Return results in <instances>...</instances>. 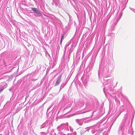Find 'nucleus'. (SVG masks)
Here are the masks:
<instances>
[{"mask_svg": "<svg viewBox=\"0 0 135 135\" xmlns=\"http://www.w3.org/2000/svg\"><path fill=\"white\" fill-rule=\"evenodd\" d=\"M114 34L113 33L111 32V33H109V35H110V36H111L112 35L114 36Z\"/></svg>", "mask_w": 135, "mask_h": 135, "instance_id": "5701e85b", "label": "nucleus"}, {"mask_svg": "<svg viewBox=\"0 0 135 135\" xmlns=\"http://www.w3.org/2000/svg\"><path fill=\"white\" fill-rule=\"evenodd\" d=\"M69 17V18H70V15L69 14H68Z\"/></svg>", "mask_w": 135, "mask_h": 135, "instance_id": "7c9ffc66", "label": "nucleus"}, {"mask_svg": "<svg viewBox=\"0 0 135 135\" xmlns=\"http://www.w3.org/2000/svg\"><path fill=\"white\" fill-rule=\"evenodd\" d=\"M31 9L34 13L38 15L39 16L41 15V13L38 9L35 8H31Z\"/></svg>", "mask_w": 135, "mask_h": 135, "instance_id": "423d86ee", "label": "nucleus"}, {"mask_svg": "<svg viewBox=\"0 0 135 135\" xmlns=\"http://www.w3.org/2000/svg\"><path fill=\"white\" fill-rule=\"evenodd\" d=\"M63 135H65V134H63Z\"/></svg>", "mask_w": 135, "mask_h": 135, "instance_id": "58836bf2", "label": "nucleus"}, {"mask_svg": "<svg viewBox=\"0 0 135 135\" xmlns=\"http://www.w3.org/2000/svg\"><path fill=\"white\" fill-rule=\"evenodd\" d=\"M58 47H59V46H58ZM57 48H58V47H57Z\"/></svg>", "mask_w": 135, "mask_h": 135, "instance_id": "ea45409f", "label": "nucleus"}, {"mask_svg": "<svg viewBox=\"0 0 135 135\" xmlns=\"http://www.w3.org/2000/svg\"><path fill=\"white\" fill-rule=\"evenodd\" d=\"M106 24H107V23H106L105 25V27H104V28H105V26H106Z\"/></svg>", "mask_w": 135, "mask_h": 135, "instance_id": "473e14b6", "label": "nucleus"}, {"mask_svg": "<svg viewBox=\"0 0 135 135\" xmlns=\"http://www.w3.org/2000/svg\"><path fill=\"white\" fill-rule=\"evenodd\" d=\"M57 128L60 131H61V129H62V130H64L65 132L69 131V127L68 126V123L61 124L60 126L57 127Z\"/></svg>", "mask_w": 135, "mask_h": 135, "instance_id": "20e7f679", "label": "nucleus"}, {"mask_svg": "<svg viewBox=\"0 0 135 135\" xmlns=\"http://www.w3.org/2000/svg\"><path fill=\"white\" fill-rule=\"evenodd\" d=\"M71 134V133H67V135H70Z\"/></svg>", "mask_w": 135, "mask_h": 135, "instance_id": "cd10ccee", "label": "nucleus"}, {"mask_svg": "<svg viewBox=\"0 0 135 135\" xmlns=\"http://www.w3.org/2000/svg\"><path fill=\"white\" fill-rule=\"evenodd\" d=\"M125 7L126 5L123 4V3H122L120 4V9H121V10L122 11L125 9Z\"/></svg>", "mask_w": 135, "mask_h": 135, "instance_id": "ddd939ff", "label": "nucleus"}, {"mask_svg": "<svg viewBox=\"0 0 135 135\" xmlns=\"http://www.w3.org/2000/svg\"><path fill=\"white\" fill-rule=\"evenodd\" d=\"M70 54H69V53L68 54V59H69L70 58ZM69 59H68V61H69Z\"/></svg>", "mask_w": 135, "mask_h": 135, "instance_id": "393cba45", "label": "nucleus"}, {"mask_svg": "<svg viewBox=\"0 0 135 135\" xmlns=\"http://www.w3.org/2000/svg\"><path fill=\"white\" fill-rule=\"evenodd\" d=\"M93 127H88L85 128H84L83 129V130L84 132H81V133H84V132H86V131H89L91 129H92Z\"/></svg>", "mask_w": 135, "mask_h": 135, "instance_id": "1a4fd4ad", "label": "nucleus"}, {"mask_svg": "<svg viewBox=\"0 0 135 135\" xmlns=\"http://www.w3.org/2000/svg\"><path fill=\"white\" fill-rule=\"evenodd\" d=\"M69 79H70V78H69V79H66V80H69Z\"/></svg>", "mask_w": 135, "mask_h": 135, "instance_id": "f704fd0d", "label": "nucleus"}, {"mask_svg": "<svg viewBox=\"0 0 135 135\" xmlns=\"http://www.w3.org/2000/svg\"><path fill=\"white\" fill-rule=\"evenodd\" d=\"M99 50H99H98L97 51V54Z\"/></svg>", "mask_w": 135, "mask_h": 135, "instance_id": "c756f323", "label": "nucleus"}, {"mask_svg": "<svg viewBox=\"0 0 135 135\" xmlns=\"http://www.w3.org/2000/svg\"><path fill=\"white\" fill-rule=\"evenodd\" d=\"M54 133V134H55V135H56V133Z\"/></svg>", "mask_w": 135, "mask_h": 135, "instance_id": "e433bc0d", "label": "nucleus"}, {"mask_svg": "<svg viewBox=\"0 0 135 135\" xmlns=\"http://www.w3.org/2000/svg\"><path fill=\"white\" fill-rule=\"evenodd\" d=\"M53 59L54 60V61L52 63V68H53V67H54V66L56 64V57L55 58V61L54 59Z\"/></svg>", "mask_w": 135, "mask_h": 135, "instance_id": "f3484780", "label": "nucleus"}, {"mask_svg": "<svg viewBox=\"0 0 135 135\" xmlns=\"http://www.w3.org/2000/svg\"><path fill=\"white\" fill-rule=\"evenodd\" d=\"M129 133L131 135H133V132L132 129H130L129 131Z\"/></svg>", "mask_w": 135, "mask_h": 135, "instance_id": "a211bd4d", "label": "nucleus"}, {"mask_svg": "<svg viewBox=\"0 0 135 135\" xmlns=\"http://www.w3.org/2000/svg\"><path fill=\"white\" fill-rule=\"evenodd\" d=\"M68 80H66L65 82L63 83L60 86V91L62 88H63L64 86L68 82Z\"/></svg>", "mask_w": 135, "mask_h": 135, "instance_id": "9b49d317", "label": "nucleus"}, {"mask_svg": "<svg viewBox=\"0 0 135 135\" xmlns=\"http://www.w3.org/2000/svg\"><path fill=\"white\" fill-rule=\"evenodd\" d=\"M70 129V131L71 132H73V128H72L70 126H69V129Z\"/></svg>", "mask_w": 135, "mask_h": 135, "instance_id": "412c9836", "label": "nucleus"}, {"mask_svg": "<svg viewBox=\"0 0 135 135\" xmlns=\"http://www.w3.org/2000/svg\"><path fill=\"white\" fill-rule=\"evenodd\" d=\"M129 9L132 11L133 12L135 13V9L133 8H132L131 7H129Z\"/></svg>", "mask_w": 135, "mask_h": 135, "instance_id": "4be33fe9", "label": "nucleus"}, {"mask_svg": "<svg viewBox=\"0 0 135 135\" xmlns=\"http://www.w3.org/2000/svg\"><path fill=\"white\" fill-rule=\"evenodd\" d=\"M52 5H54L55 6H59V0H53L52 2Z\"/></svg>", "mask_w": 135, "mask_h": 135, "instance_id": "0eeeda50", "label": "nucleus"}, {"mask_svg": "<svg viewBox=\"0 0 135 135\" xmlns=\"http://www.w3.org/2000/svg\"><path fill=\"white\" fill-rule=\"evenodd\" d=\"M46 126L47 124L46 123H44L41 126L40 128L41 129L44 128Z\"/></svg>", "mask_w": 135, "mask_h": 135, "instance_id": "4468645a", "label": "nucleus"}, {"mask_svg": "<svg viewBox=\"0 0 135 135\" xmlns=\"http://www.w3.org/2000/svg\"><path fill=\"white\" fill-rule=\"evenodd\" d=\"M71 52L70 50V52H69V53L71 54Z\"/></svg>", "mask_w": 135, "mask_h": 135, "instance_id": "2f4dec72", "label": "nucleus"}, {"mask_svg": "<svg viewBox=\"0 0 135 135\" xmlns=\"http://www.w3.org/2000/svg\"><path fill=\"white\" fill-rule=\"evenodd\" d=\"M104 39L105 40V36L104 37Z\"/></svg>", "mask_w": 135, "mask_h": 135, "instance_id": "c9c22d12", "label": "nucleus"}, {"mask_svg": "<svg viewBox=\"0 0 135 135\" xmlns=\"http://www.w3.org/2000/svg\"><path fill=\"white\" fill-rule=\"evenodd\" d=\"M69 44L68 43V44H66V45L64 47V54L63 55H65V51L67 49V47L69 46Z\"/></svg>", "mask_w": 135, "mask_h": 135, "instance_id": "2eb2a0df", "label": "nucleus"}, {"mask_svg": "<svg viewBox=\"0 0 135 135\" xmlns=\"http://www.w3.org/2000/svg\"><path fill=\"white\" fill-rule=\"evenodd\" d=\"M122 13H123V12H122V11L120 13V17L119 18V19L121 18L122 15Z\"/></svg>", "mask_w": 135, "mask_h": 135, "instance_id": "a878e982", "label": "nucleus"}, {"mask_svg": "<svg viewBox=\"0 0 135 135\" xmlns=\"http://www.w3.org/2000/svg\"><path fill=\"white\" fill-rule=\"evenodd\" d=\"M116 24V23H115V24L114 23L112 25V27L110 28V30L111 31L114 30V26Z\"/></svg>", "mask_w": 135, "mask_h": 135, "instance_id": "dca6fc26", "label": "nucleus"}, {"mask_svg": "<svg viewBox=\"0 0 135 135\" xmlns=\"http://www.w3.org/2000/svg\"><path fill=\"white\" fill-rule=\"evenodd\" d=\"M114 69V67L112 65L107 63H105L103 64H101L99 66L98 71L99 77V74L101 73L104 78H107L109 76Z\"/></svg>", "mask_w": 135, "mask_h": 135, "instance_id": "f257e3e1", "label": "nucleus"}, {"mask_svg": "<svg viewBox=\"0 0 135 135\" xmlns=\"http://www.w3.org/2000/svg\"><path fill=\"white\" fill-rule=\"evenodd\" d=\"M107 127V124L105 122L100 121L96 125L93 127L91 130V132L93 134L96 133L94 135H104L100 132Z\"/></svg>", "mask_w": 135, "mask_h": 135, "instance_id": "f03ea898", "label": "nucleus"}, {"mask_svg": "<svg viewBox=\"0 0 135 135\" xmlns=\"http://www.w3.org/2000/svg\"><path fill=\"white\" fill-rule=\"evenodd\" d=\"M0 135H2V134H0Z\"/></svg>", "mask_w": 135, "mask_h": 135, "instance_id": "4c0bfd02", "label": "nucleus"}, {"mask_svg": "<svg viewBox=\"0 0 135 135\" xmlns=\"http://www.w3.org/2000/svg\"><path fill=\"white\" fill-rule=\"evenodd\" d=\"M43 100V98H41V99H40L38 101H37V102L38 103H40V102H41L42 100Z\"/></svg>", "mask_w": 135, "mask_h": 135, "instance_id": "b1692460", "label": "nucleus"}, {"mask_svg": "<svg viewBox=\"0 0 135 135\" xmlns=\"http://www.w3.org/2000/svg\"><path fill=\"white\" fill-rule=\"evenodd\" d=\"M62 76V74H61L58 76L57 78V80L56 81L55 84L54 85L55 86H57L59 85L61 81V79Z\"/></svg>", "mask_w": 135, "mask_h": 135, "instance_id": "39448f33", "label": "nucleus"}, {"mask_svg": "<svg viewBox=\"0 0 135 135\" xmlns=\"http://www.w3.org/2000/svg\"><path fill=\"white\" fill-rule=\"evenodd\" d=\"M73 135H76V133L75 132H74V133H73Z\"/></svg>", "mask_w": 135, "mask_h": 135, "instance_id": "bb28decb", "label": "nucleus"}, {"mask_svg": "<svg viewBox=\"0 0 135 135\" xmlns=\"http://www.w3.org/2000/svg\"><path fill=\"white\" fill-rule=\"evenodd\" d=\"M50 108H48L47 109V111H48V110H49V109H50Z\"/></svg>", "mask_w": 135, "mask_h": 135, "instance_id": "c85d7f7f", "label": "nucleus"}, {"mask_svg": "<svg viewBox=\"0 0 135 135\" xmlns=\"http://www.w3.org/2000/svg\"><path fill=\"white\" fill-rule=\"evenodd\" d=\"M69 79H70V78H69V79H66V80H69Z\"/></svg>", "mask_w": 135, "mask_h": 135, "instance_id": "72a5a7b5", "label": "nucleus"}, {"mask_svg": "<svg viewBox=\"0 0 135 135\" xmlns=\"http://www.w3.org/2000/svg\"><path fill=\"white\" fill-rule=\"evenodd\" d=\"M64 38V35H63L61 36V41H60V43L61 44L62 42V40Z\"/></svg>", "mask_w": 135, "mask_h": 135, "instance_id": "aec40b11", "label": "nucleus"}, {"mask_svg": "<svg viewBox=\"0 0 135 135\" xmlns=\"http://www.w3.org/2000/svg\"><path fill=\"white\" fill-rule=\"evenodd\" d=\"M126 117H125L122 120L121 125L119 127H121V128L122 127L123 128V127L126 123Z\"/></svg>", "mask_w": 135, "mask_h": 135, "instance_id": "6e6552de", "label": "nucleus"}, {"mask_svg": "<svg viewBox=\"0 0 135 135\" xmlns=\"http://www.w3.org/2000/svg\"><path fill=\"white\" fill-rule=\"evenodd\" d=\"M76 122L80 126H81L83 124V122L82 121L81 119H76Z\"/></svg>", "mask_w": 135, "mask_h": 135, "instance_id": "f8f14e48", "label": "nucleus"}, {"mask_svg": "<svg viewBox=\"0 0 135 135\" xmlns=\"http://www.w3.org/2000/svg\"><path fill=\"white\" fill-rule=\"evenodd\" d=\"M103 84L104 86L103 89V90L104 93H105V89L108 90L109 89L110 90H111L110 89L113 85V80L112 79L105 80L104 79Z\"/></svg>", "mask_w": 135, "mask_h": 135, "instance_id": "7ed1b4c3", "label": "nucleus"}, {"mask_svg": "<svg viewBox=\"0 0 135 135\" xmlns=\"http://www.w3.org/2000/svg\"><path fill=\"white\" fill-rule=\"evenodd\" d=\"M7 86V84H6L1 87L0 88V94L3 91V90L6 88Z\"/></svg>", "mask_w": 135, "mask_h": 135, "instance_id": "9d476101", "label": "nucleus"}, {"mask_svg": "<svg viewBox=\"0 0 135 135\" xmlns=\"http://www.w3.org/2000/svg\"><path fill=\"white\" fill-rule=\"evenodd\" d=\"M37 78H36V79H33V78H31L30 79V81H36V80H37Z\"/></svg>", "mask_w": 135, "mask_h": 135, "instance_id": "6ab92c4d", "label": "nucleus"}]
</instances>
